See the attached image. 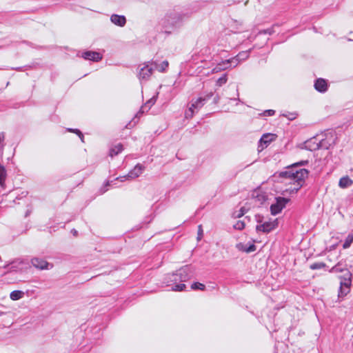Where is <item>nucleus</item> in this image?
Listing matches in <instances>:
<instances>
[{
    "label": "nucleus",
    "mask_w": 353,
    "mask_h": 353,
    "mask_svg": "<svg viewBox=\"0 0 353 353\" xmlns=\"http://www.w3.org/2000/svg\"><path fill=\"white\" fill-rule=\"evenodd\" d=\"M308 163V161H301L292 164L288 170L281 172L279 174L280 177L284 178L287 181L285 183L290 185V187L283 191L282 194L286 195L287 193L295 194L303 185L305 179L307 178L309 172L307 170L301 168L295 170L296 167L305 165Z\"/></svg>",
    "instance_id": "nucleus-1"
},
{
    "label": "nucleus",
    "mask_w": 353,
    "mask_h": 353,
    "mask_svg": "<svg viewBox=\"0 0 353 353\" xmlns=\"http://www.w3.org/2000/svg\"><path fill=\"white\" fill-rule=\"evenodd\" d=\"M190 13L179 8L169 10L161 20V25L164 32L170 34L172 31L180 26L183 21L190 17Z\"/></svg>",
    "instance_id": "nucleus-2"
},
{
    "label": "nucleus",
    "mask_w": 353,
    "mask_h": 353,
    "mask_svg": "<svg viewBox=\"0 0 353 353\" xmlns=\"http://www.w3.org/2000/svg\"><path fill=\"white\" fill-rule=\"evenodd\" d=\"M190 278V268L183 267L179 269L176 273L169 274L164 279V283L166 285H173L172 290L173 291H183L185 288V285L182 283L188 281Z\"/></svg>",
    "instance_id": "nucleus-3"
},
{
    "label": "nucleus",
    "mask_w": 353,
    "mask_h": 353,
    "mask_svg": "<svg viewBox=\"0 0 353 353\" xmlns=\"http://www.w3.org/2000/svg\"><path fill=\"white\" fill-rule=\"evenodd\" d=\"M343 271H345V274L339 277L340 279V287L339 290V297H344L350 292L352 273L350 270L341 268V263H338L329 271L330 272H343Z\"/></svg>",
    "instance_id": "nucleus-4"
},
{
    "label": "nucleus",
    "mask_w": 353,
    "mask_h": 353,
    "mask_svg": "<svg viewBox=\"0 0 353 353\" xmlns=\"http://www.w3.org/2000/svg\"><path fill=\"white\" fill-rule=\"evenodd\" d=\"M213 92H211L204 97H199L195 101L192 102L191 106L185 112V117L186 119L192 118L194 114V110H198L203 106L205 102L210 99L213 96Z\"/></svg>",
    "instance_id": "nucleus-5"
},
{
    "label": "nucleus",
    "mask_w": 353,
    "mask_h": 353,
    "mask_svg": "<svg viewBox=\"0 0 353 353\" xmlns=\"http://www.w3.org/2000/svg\"><path fill=\"white\" fill-rule=\"evenodd\" d=\"M305 148L310 151H314L319 149H328V146L325 140L318 141L315 137L305 141Z\"/></svg>",
    "instance_id": "nucleus-6"
},
{
    "label": "nucleus",
    "mask_w": 353,
    "mask_h": 353,
    "mask_svg": "<svg viewBox=\"0 0 353 353\" xmlns=\"http://www.w3.org/2000/svg\"><path fill=\"white\" fill-rule=\"evenodd\" d=\"M275 199L276 202L270 205V211L273 215L280 213L290 201L289 199L281 196L276 197Z\"/></svg>",
    "instance_id": "nucleus-7"
},
{
    "label": "nucleus",
    "mask_w": 353,
    "mask_h": 353,
    "mask_svg": "<svg viewBox=\"0 0 353 353\" xmlns=\"http://www.w3.org/2000/svg\"><path fill=\"white\" fill-rule=\"evenodd\" d=\"M31 264L37 269L43 270H50L53 268V265L52 263H49L46 261L34 257L31 259Z\"/></svg>",
    "instance_id": "nucleus-8"
},
{
    "label": "nucleus",
    "mask_w": 353,
    "mask_h": 353,
    "mask_svg": "<svg viewBox=\"0 0 353 353\" xmlns=\"http://www.w3.org/2000/svg\"><path fill=\"white\" fill-rule=\"evenodd\" d=\"M278 222L277 220L275 219L273 221H265L262 224L257 225L256 227V230L258 232H263L264 233H269L274 228L277 227Z\"/></svg>",
    "instance_id": "nucleus-9"
},
{
    "label": "nucleus",
    "mask_w": 353,
    "mask_h": 353,
    "mask_svg": "<svg viewBox=\"0 0 353 353\" xmlns=\"http://www.w3.org/2000/svg\"><path fill=\"white\" fill-rule=\"evenodd\" d=\"M145 170V166L138 163L137 164L134 168L131 170L128 174H127L128 179H134L139 176L143 170Z\"/></svg>",
    "instance_id": "nucleus-10"
},
{
    "label": "nucleus",
    "mask_w": 353,
    "mask_h": 353,
    "mask_svg": "<svg viewBox=\"0 0 353 353\" xmlns=\"http://www.w3.org/2000/svg\"><path fill=\"white\" fill-rule=\"evenodd\" d=\"M153 68L149 65H145L140 69L138 77L140 80H148L152 74Z\"/></svg>",
    "instance_id": "nucleus-11"
},
{
    "label": "nucleus",
    "mask_w": 353,
    "mask_h": 353,
    "mask_svg": "<svg viewBox=\"0 0 353 353\" xmlns=\"http://www.w3.org/2000/svg\"><path fill=\"white\" fill-rule=\"evenodd\" d=\"M110 21L112 23L119 27H123L126 23V18L125 16L116 14L111 15Z\"/></svg>",
    "instance_id": "nucleus-12"
},
{
    "label": "nucleus",
    "mask_w": 353,
    "mask_h": 353,
    "mask_svg": "<svg viewBox=\"0 0 353 353\" xmlns=\"http://www.w3.org/2000/svg\"><path fill=\"white\" fill-rule=\"evenodd\" d=\"M236 248L241 252L246 253L253 252L256 250V247L254 243L244 244L239 243L236 245Z\"/></svg>",
    "instance_id": "nucleus-13"
},
{
    "label": "nucleus",
    "mask_w": 353,
    "mask_h": 353,
    "mask_svg": "<svg viewBox=\"0 0 353 353\" xmlns=\"http://www.w3.org/2000/svg\"><path fill=\"white\" fill-rule=\"evenodd\" d=\"M82 57L85 59L94 61H99L102 59V56L100 54V53L92 51H87L83 52Z\"/></svg>",
    "instance_id": "nucleus-14"
},
{
    "label": "nucleus",
    "mask_w": 353,
    "mask_h": 353,
    "mask_svg": "<svg viewBox=\"0 0 353 353\" xmlns=\"http://www.w3.org/2000/svg\"><path fill=\"white\" fill-rule=\"evenodd\" d=\"M314 88L319 92H325L327 90V81L321 78L316 80L314 83Z\"/></svg>",
    "instance_id": "nucleus-15"
},
{
    "label": "nucleus",
    "mask_w": 353,
    "mask_h": 353,
    "mask_svg": "<svg viewBox=\"0 0 353 353\" xmlns=\"http://www.w3.org/2000/svg\"><path fill=\"white\" fill-rule=\"evenodd\" d=\"M156 102V97H152L151 98L150 100H148L144 105H143L140 110L137 113V114L135 115V117L133 119V120H134L136 118H139L145 111V110L146 109L147 110H150V108Z\"/></svg>",
    "instance_id": "nucleus-16"
},
{
    "label": "nucleus",
    "mask_w": 353,
    "mask_h": 353,
    "mask_svg": "<svg viewBox=\"0 0 353 353\" xmlns=\"http://www.w3.org/2000/svg\"><path fill=\"white\" fill-rule=\"evenodd\" d=\"M251 49L246 51L240 52L236 56L234 57V59L237 60L236 65H239L241 61L246 60L250 57Z\"/></svg>",
    "instance_id": "nucleus-17"
},
{
    "label": "nucleus",
    "mask_w": 353,
    "mask_h": 353,
    "mask_svg": "<svg viewBox=\"0 0 353 353\" xmlns=\"http://www.w3.org/2000/svg\"><path fill=\"white\" fill-rule=\"evenodd\" d=\"M352 183L353 181L350 179L347 176H346L340 179L339 185L341 188H346L352 185Z\"/></svg>",
    "instance_id": "nucleus-18"
},
{
    "label": "nucleus",
    "mask_w": 353,
    "mask_h": 353,
    "mask_svg": "<svg viewBox=\"0 0 353 353\" xmlns=\"http://www.w3.org/2000/svg\"><path fill=\"white\" fill-rule=\"evenodd\" d=\"M123 150V146L121 143H118L117 145L112 147L110 150V155L113 157L119 154Z\"/></svg>",
    "instance_id": "nucleus-19"
},
{
    "label": "nucleus",
    "mask_w": 353,
    "mask_h": 353,
    "mask_svg": "<svg viewBox=\"0 0 353 353\" xmlns=\"http://www.w3.org/2000/svg\"><path fill=\"white\" fill-rule=\"evenodd\" d=\"M274 135L272 134H263L261 138L260 139V143H264L265 146L268 145L270 142L273 141V137Z\"/></svg>",
    "instance_id": "nucleus-20"
},
{
    "label": "nucleus",
    "mask_w": 353,
    "mask_h": 353,
    "mask_svg": "<svg viewBox=\"0 0 353 353\" xmlns=\"http://www.w3.org/2000/svg\"><path fill=\"white\" fill-rule=\"evenodd\" d=\"M24 295V292L21 290H14L10 294V298L13 301H17L21 299Z\"/></svg>",
    "instance_id": "nucleus-21"
},
{
    "label": "nucleus",
    "mask_w": 353,
    "mask_h": 353,
    "mask_svg": "<svg viewBox=\"0 0 353 353\" xmlns=\"http://www.w3.org/2000/svg\"><path fill=\"white\" fill-rule=\"evenodd\" d=\"M154 65L156 70L161 72H163L165 71L169 64L168 61H163L161 64H157V63H154Z\"/></svg>",
    "instance_id": "nucleus-22"
},
{
    "label": "nucleus",
    "mask_w": 353,
    "mask_h": 353,
    "mask_svg": "<svg viewBox=\"0 0 353 353\" xmlns=\"http://www.w3.org/2000/svg\"><path fill=\"white\" fill-rule=\"evenodd\" d=\"M353 242V234H349L343 244V248L347 249L350 247Z\"/></svg>",
    "instance_id": "nucleus-23"
},
{
    "label": "nucleus",
    "mask_w": 353,
    "mask_h": 353,
    "mask_svg": "<svg viewBox=\"0 0 353 353\" xmlns=\"http://www.w3.org/2000/svg\"><path fill=\"white\" fill-rule=\"evenodd\" d=\"M229 66L228 65H223V61L219 63L212 70V72H218L221 70H224L228 69Z\"/></svg>",
    "instance_id": "nucleus-24"
},
{
    "label": "nucleus",
    "mask_w": 353,
    "mask_h": 353,
    "mask_svg": "<svg viewBox=\"0 0 353 353\" xmlns=\"http://www.w3.org/2000/svg\"><path fill=\"white\" fill-rule=\"evenodd\" d=\"M326 266L325 263L323 262L314 263L310 265V268L311 270H319Z\"/></svg>",
    "instance_id": "nucleus-25"
},
{
    "label": "nucleus",
    "mask_w": 353,
    "mask_h": 353,
    "mask_svg": "<svg viewBox=\"0 0 353 353\" xmlns=\"http://www.w3.org/2000/svg\"><path fill=\"white\" fill-rule=\"evenodd\" d=\"M228 81L227 74H224L222 77L219 78L216 81V85L218 86H222L223 85L225 84Z\"/></svg>",
    "instance_id": "nucleus-26"
},
{
    "label": "nucleus",
    "mask_w": 353,
    "mask_h": 353,
    "mask_svg": "<svg viewBox=\"0 0 353 353\" xmlns=\"http://www.w3.org/2000/svg\"><path fill=\"white\" fill-rule=\"evenodd\" d=\"M6 176V170L3 166L0 164V185L3 184Z\"/></svg>",
    "instance_id": "nucleus-27"
},
{
    "label": "nucleus",
    "mask_w": 353,
    "mask_h": 353,
    "mask_svg": "<svg viewBox=\"0 0 353 353\" xmlns=\"http://www.w3.org/2000/svg\"><path fill=\"white\" fill-rule=\"evenodd\" d=\"M191 288L192 290H204L205 288V286L203 283H199V282H195V283L192 284Z\"/></svg>",
    "instance_id": "nucleus-28"
},
{
    "label": "nucleus",
    "mask_w": 353,
    "mask_h": 353,
    "mask_svg": "<svg viewBox=\"0 0 353 353\" xmlns=\"http://www.w3.org/2000/svg\"><path fill=\"white\" fill-rule=\"evenodd\" d=\"M237 60L234 59V57L227 59L225 61H223V65H228L229 67L233 64V67H236L237 65H236Z\"/></svg>",
    "instance_id": "nucleus-29"
},
{
    "label": "nucleus",
    "mask_w": 353,
    "mask_h": 353,
    "mask_svg": "<svg viewBox=\"0 0 353 353\" xmlns=\"http://www.w3.org/2000/svg\"><path fill=\"white\" fill-rule=\"evenodd\" d=\"M245 223L242 221H238L234 225V228L239 230H242L245 228Z\"/></svg>",
    "instance_id": "nucleus-30"
},
{
    "label": "nucleus",
    "mask_w": 353,
    "mask_h": 353,
    "mask_svg": "<svg viewBox=\"0 0 353 353\" xmlns=\"http://www.w3.org/2000/svg\"><path fill=\"white\" fill-rule=\"evenodd\" d=\"M245 208L242 207L238 212L234 213V216L236 218H240L245 214Z\"/></svg>",
    "instance_id": "nucleus-31"
},
{
    "label": "nucleus",
    "mask_w": 353,
    "mask_h": 353,
    "mask_svg": "<svg viewBox=\"0 0 353 353\" xmlns=\"http://www.w3.org/2000/svg\"><path fill=\"white\" fill-rule=\"evenodd\" d=\"M273 32H274V31H273V29H272V28H268V29H266V30H261V31L259 32V34H272Z\"/></svg>",
    "instance_id": "nucleus-32"
},
{
    "label": "nucleus",
    "mask_w": 353,
    "mask_h": 353,
    "mask_svg": "<svg viewBox=\"0 0 353 353\" xmlns=\"http://www.w3.org/2000/svg\"><path fill=\"white\" fill-rule=\"evenodd\" d=\"M68 131L70 132H74L75 134H77L79 137H83V134L81 133V132L78 130V129H71V128H69L68 129Z\"/></svg>",
    "instance_id": "nucleus-33"
},
{
    "label": "nucleus",
    "mask_w": 353,
    "mask_h": 353,
    "mask_svg": "<svg viewBox=\"0 0 353 353\" xmlns=\"http://www.w3.org/2000/svg\"><path fill=\"white\" fill-rule=\"evenodd\" d=\"M275 113V111L273 110H265V112H264V115L265 116H272L274 115Z\"/></svg>",
    "instance_id": "nucleus-34"
},
{
    "label": "nucleus",
    "mask_w": 353,
    "mask_h": 353,
    "mask_svg": "<svg viewBox=\"0 0 353 353\" xmlns=\"http://www.w3.org/2000/svg\"><path fill=\"white\" fill-rule=\"evenodd\" d=\"M5 136L3 132L0 133V144L4 140Z\"/></svg>",
    "instance_id": "nucleus-35"
},
{
    "label": "nucleus",
    "mask_w": 353,
    "mask_h": 353,
    "mask_svg": "<svg viewBox=\"0 0 353 353\" xmlns=\"http://www.w3.org/2000/svg\"><path fill=\"white\" fill-rule=\"evenodd\" d=\"M128 179V176L127 175L126 176H119V177H117V179H119L121 181H124L125 179Z\"/></svg>",
    "instance_id": "nucleus-36"
},
{
    "label": "nucleus",
    "mask_w": 353,
    "mask_h": 353,
    "mask_svg": "<svg viewBox=\"0 0 353 353\" xmlns=\"http://www.w3.org/2000/svg\"><path fill=\"white\" fill-rule=\"evenodd\" d=\"M71 232L72 233V234H73L74 236H77L78 232H77L75 229H72V230H71Z\"/></svg>",
    "instance_id": "nucleus-37"
},
{
    "label": "nucleus",
    "mask_w": 353,
    "mask_h": 353,
    "mask_svg": "<svg viewBox=\"0 0 353 353\" xmlns=\"http://www.w3.org/2000/svg\"><path fill=\"white\" fill-rule=\"evenodd\" d=\"M219 100V97L218 96H216L214 99V101L215 103H218Z\"/></svg>",
    "instance_id": "nucleus-38"
},
{
    "label": "nucleus",
    "mask_w": 353,
    "mask_h": 353,
    "mask_svg": "<svg viewBox=\"0 0 353 353\" xmlns=\"http://www.w3.org/2000/svg\"><path fill=\"white\" fill-rule=\"evenodd\" d=\"M201 232H202V230H201V225H199V234L201 233Z\"/></svg>",
    "instance_id": "nucleus-39"
},
{
    "label": "nucleus",
    "mask_w": 353,
    "mask_h": 353,
    "mask_svg": "<svg viewBox=\"0 0 353 353\" xmlns=\"http://www.w3.org/2000/svg\"><path fill=\"white\" fill-rule=\"evenodd\" d=\"M259 218H260V216H258L256 217V219H257V222H258V223L261 222V220H260V219H259Z\"/></svg>",
    "instance_id": "nucleus-40"
},
{
    "label": "nucleus",
    "mask_w": 353,
    "mask_h": 353,
    "mask_svg": "<svg viewBox=\"0 0 353 353\" xmlns=\"http://www.w3.org/2000/svg\"><path fill=\"white\" fill-rule=\"evenodd\" d=\"M80 137L81 140L83 142V137Z\"/></svg>",
    "instance_id": "nucleus-41"
},
{
    "label": "nucleus",
    "mask_w": 353,
    "mask_h": 353,
    "mask_svg": "<svg viewBox=\"0 0 353 353\" xmlns=\"http://www.w3.org/2000/svg\"><path fill=\"white\" fill-rule=\"evenodd\" d=\"M110 185V183H109V182L108 181V182L106 183V185Z\"/></svg>",
    "instance_id": "nucleus-42"
},
{
    "label": "nucleus",
    "mask_w": 353,
    "mask_h": 353,
    "mask_svg": "<svg viewBox=\"0 0 353 353\" xmlns=\"http://www.w3.org/2000/svg\"><path fill=\"white\" fill-rule=\"evenodd\" d=\"M3 313H0V315L2 314Z\"/></svg>",
    "instance_id": "nucleus-43"
}]
</instances>
